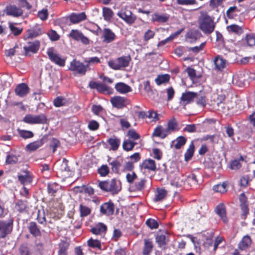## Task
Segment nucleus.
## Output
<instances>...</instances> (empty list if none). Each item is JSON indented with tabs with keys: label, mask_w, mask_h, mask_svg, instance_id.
<instances>
[{
	"label": "nucleus",
	"mask_w": 255,
	"mask_h": 255,
	"mask_svg": "<svg viewBox=\"0 0 255 255\" xmlns=\"http://www.w3.org/2000/svg\"><path fill=\"white\" fill-rule=\"evenodd\" d=\"M199 28L206 34L212 33L215 28L213 18L207 13L202 14L199 19Z\"/></svg>",
	"instance_id": "nucleus-1"
},
{
	"label": "nucleus",
	"mask_w": 255,
	"mask_h": 255,
	"mask_svg": "<svg viewBox=\"0 0 255 255\" xmlns=\"http://www.w3.org/2000/svg\"><path fill=\"white\" fill-rule=\"evenodd\" d=\"M99 187L103 190L117 194L122 188L120 180L113 179L111 181H101L99 183Z\"/></svg>",
	"instance_id": "nucleus-2"
},
{
	"label": "nucleus",
	"mask_w": 255,
	"mask_h": 255,
	"mask_svg": "<svg viewBox=\"0 0 255 255\" xmlns=\"http://www.w3.org/2000/svg\"><path fill=\"white\" fill-rule=\"evenodd\" d=\"M47 54L50 60L60 67H64L65 65L66 58L62 57L53 48H48Z\"/></svg>",
	"instance_id": "nucleus-3"
},
{
	"label": "nucleus",
	"mask_w": 255,
	"mask_h": 255,
	"mask_svg": "<svg viewBox=\"0 0 255 255\" xmlns=\"http://www.w3.org/2000/svg\"><path fill=\"white\" fill-rule=\"evenodd\" d=\"M22 121L25 123L30 125L43 124L46 123L47 118L44 114H27L24 117Z\"/></svg>",
	"instance_id": "nucleus-4"
},
{
	"label": "nucleus",
	"mask_w": 255,
	"mask_h": 255,
	"mask_svg": "<svg viewBox=\"0 0 255 255\" xmlns=\"http://www.w3.org/2000/svg\"><path fill=\"white\" fill-rule=\"evenodd\" d=\"M13 220L10 218L7 220L0 221V239L5 238L10 234L13 229Z\"/></svg>",
	"instance_id": "nucleus-5"
},
{
	"label": "nucleus",
	"mask_w": 255,
	"mask_h": 255,
	"mask_svg": "<svg viewBox=\"0 0 255 255\" xmlns=\"http://www.w3.org/2000/svg\"><path fill=\"white\" fill-rule=\"evenodd\" d=\"M88 66L85 65L82 62L73 59L70 63L68 70L77 74L84 75L85 74Z\"/></svg>",
	"instance_id": "nucleus-6"
},
{
	"label": "nucleus",
	"mask_w": 255,
	"mask_h": 255,
	"mask_svg": "<svg viewBox=\"0 0 255 255\" xmlns=\"http://www.w3.org/2000/svg\"><path fill=\"white\" fill-rule=\"evenodd\" d=\"M68 36L75 41H80L83 44L87 45L89 44V39L79 30L72 29Z\"/></svg>",
	"instance_id": "nucleus-7"
},
{
	"label": "nucleus",
	"mask_w": 255,
	"mask_h": 255,
	"mask_svg": "<svg viewBox=\"0 0 255 255\" xmlns=\"http://www.w3.org/2000/svg\"><path fill=\"white\" fill-rule=\"evenodd\" d=\"M100 211L103 215L112 216L115 212V205L111 201L104 203L101 205Z\"/></svg>",
	"instance_id": "nucleus-8"
},
{
	"label": "nucleus",
	"mask_w": 255,
	"mask_h": 255,
	"mask_svg": "<svg viewBox=\"0 0 255 255\" xmlns=\"http://www.w3.org/2000/svg\"><path fill=\"white\" fill-rule=\"evenodd\" d=\"M117 15L129 24L134 23L136 19L135 17L132 14L131 11L129 10L122 9L118 12Z\"/></svg>",
	"instance_id": "nucleus-9"
},
{
	"label": "nucleus",
	"mask_w": 255,
	"mask_h": 255,
	"mask_svg": "<svg viewBox=\"0 0 255 255\" xmlns=\"http://www.w3.org/2000/svg\"><path fill=\"white\" fill-rule=\"evenodd\" d=\"M197 96V93L192 92H186L182 93L180 99V103L182 106H185L192 103Z\"/></svg>",
	"instance_id": "nucleus-10"
},
{
	"label": "nucleus",
	"mask_w": 255,
	"mask_h": 255,
	"mask_svg": "<svg viewBox=\"0 0 255 255\" xmlns=\"http://www.w3.org/2000/svg\"><path fill=\"white\" fill-rule=\"evenodd\" d=\"M113 107L118 109H122L129 104L128 100L123 97L115 96L111 98L110 100Z\"/></svg>",
	"instance_id": "nucleus-11"
},
{
	"label": "nucleus",
	"mask_w": 255,
	"mask_h": 255,
	"mask_svg": "<svg viewBox=\"0 0 255 255\" xmlns=\"http://www.w3.org/2000/svg\"><path fill=\"white\" fill-rule=\"evenodd\" d=\"M170 18V15L167 13L155 12L151 15V20L153 22L163 23L167 22Z\"/></svg>",
	"instance_id": "nucleus-12"
},
{
	"label": "nucleus",
	"mask_w": 255,
	"mask_h": 255,
	"mask_svg": "<svg viewBox=\"0 0 255 255\" xmlns=\"http://www.w3.org/2000/svg\"><path fill=\"white\" fill-rule=\"evenodd\" d=\"M141 170L148 171H155L156 170V165L154 160L151 159H147L142 161L140 164Z\"/></svg>",
	"instance_id": "nucleus-13"
},
{
	"label": "nucleus",
	"mask_w": 255,
	"mask_h": 255,
	"mask_svg": "<svg viewBox=\"0 0 255 255\" xmlns=\"http://www.w3.org/2000/svg\"><path fill=\"white\" fill-rule=\"evenodd\" d=\"M40 42L38 40H34L27 42L26 45L24 46L23 49L25 54L28 55L29 53H35L39 50Z\"/></svg>",
	"instance_id": "nucleus-14"
},
{
	"label": "nucleus",
	"mask_w": 255,
	"mask_h": 255,
	"mask_svg": "<svg viewBox=\"0 0 255 255\" xmlns=\"http://www.w3.org/2000/svg\"><path fill=\"white\" fill-rule=\"evenodd\" d=\"M102 38L104 42L109 43L115 40L116 35L110 28H105L103 30Z\"/></svg>",
	"instance_id": "nucleus-15"
},
{
	"label": "nucleus",
	"mask_w": 255,
	"mask_h": 255,
	"mask_svg": "<svg viewBox=\"0 0 255 255\" xmlns=\"http://www.w3.org/2000/svg\"><path fill=\"white\" fill-rule=\"evenodd\" d=\"M5 12L7 15L16 17L21 16L23 13V10L21 8H19L14 5L7 6Z\"/></svg>",
	"instance_id": "nucleus-16"
},
{
	"label": "nucleus",
	"mask_w": 255,
	"mask_h": 255,
	"mask_svg": "<svg viewBox=\"0 0 255 255\" xmlns=\"http://www.w3.org/2000/svg\"><path fill=\"white\" fill-rule=\"evenodd\" d=\"M18 179L21 184L25 185L30 184L32 181L33 177L29 171H23L21 174L18 175Z\"/></svg>",
	"instance_id": "nucleus-17"
},
{
	"label": "nucleus",
	"mask_w": 255,
	"mask_h": 255,
	"mask_svg": "<svg viewBox=\"0 0 255 255\" xmlns=\"http://www.w3.org/2000/svg\"><path fill=\"white\" fill-rule=\"evenodd\" d=\"M107 230L106 225L102 223H99L91 228V232L96 235H102L104 234Z\"/></svg>",
	"instance_id": "nucleus-18"
},
{
	"label": "nucleus",
	"mask_w": 255,
	"mask_h": 255,
	"mask_svg": "<svg viewBox=\"0 0 255 255\" xmlns=\"http://www.w3.org/2000/svg\"><path fill=\"white\" fill-rule=\"evenodd\" d=\"M116 91L121 94H126L132 91V88L128 85L123 82H119L115 85Z\"/></svg>",
	"instance_id": "nucleus-19"
},
{
	"label": "nucleus",
	"mask_w": 255,
	"mask_h": 255,
	"mask_svg": "<svg viewBox=\"0 0 255 255\" xmlns=\"http://www.w3.org/2000/svg\"><path fill=\"white\" fill-rule=\"evenodd\" d=\"M252 244V240L250 236H244L239 243L238 247L241 251H247Z\"/></svg>",
	"instance_id": "nucleus-20"
},
{
	"label": "nucleus",
	"mask_w": 255,
	"mask_h": 255,
	"mask_svg": "<svg viewBox=\"0 0 255 255\" xmlns=\"http://www.w3.org/2000/svg\"><path fill=\"white\" fill-rule=\"evenodd\" d=\"M69 17L70 22L75 24L85 20L87 16L85 13L82 12L78 13H72L69 15Z\"/></svg>",
	"instance_id": "nucleus-21"
},
{
	"label": "nucleus",
	"mask_w": 255,
	"mask_h": 255,
	"mask_svg": "<svg viewBox=\"0 0 255 255\" xmlns=\"http://www.w3.org/2000/svg\"><path fill=\"white\" fill-rule=\"evenodd\" d=\"M44 142V138L43 137L28 144L26 146V149L27 151H34L41 147Z\"/></svg>",
	"instance_id": "nucleus-22"
},
{
	"label": "nucleus",
	"mask_w": 255,
	"mask_h": 255,
	"mask_svg": "<svg viewBox=\"0 0 255 255\" xmlns=\"http://www.w3.org/2000/svg\"><path fill=\"white\" fill-rule=\"evenodd\" d=\"M29 92L28 87L24 83L18 85L15 89V93L19 97L25 96Z\"/></svg>",
	"instance_id": "nucleus-23"
},
{
	"label": "nucleus",
	"mask_w": 255,
	"mask_h": 255,
	"mask_svg": "<svg viewBox=\"0 0 255 255\" xmlns=\"http://www.w3.org/2000/svg\"><path fill=\"white\" fill-rule=\"evenodd\" d=\"M166 128L169 134L179 130L178 125L175 118L172 117L168 121Z\"/></svg>",
	"instance_id": "nucleus-24"
},
{
	"label": "nucleus",
	"mask_w": 255,
	"mask_h": 255,
	"mask_svg": "<svg viewBox=\"0 0 255 255\" xmlns=\"http://www.w3.org/2000/svg\"><path fill=\"white\" fill-rule=\"evenodd\" d=\"M214 63L215 69L218 71L223 70L226 66V60L220 56L215 57Z\"/></svg>",
	"instance_id": "nucleus-25"
},
{
	"label": "nucleus",
	"mask_w": 255,
	"mask_h": 255,
	"mask_svg": "<svg viewBox=\"0 0 255 255\" xmlns=\"http://www.w3.org/2000/svg\"><path fill=\"white\" fill-rule=\"evenodd\" d=\"M107 142L110 145L111 149L116 151L119 148L121 144V139L114 135L108 139Z\"/></svg>",
	"instance_id": "nucleus-26"
},
{
	"label": "nucleus",
	"mask_w": 255,
	"mask_h": 255,
	"mask_svg": "<svg viewBox=\"0 0 255 255\" xmlns=\"http://www.w3.org/2000/svg\"><path fill=\"white\" fill-rule=\"evenodd\" d=\"M169 134L166 128H163L161 126H157L154 130L152 135L154 136L159 137L161 138H164Z\"/></svg>",
	"instance_id": "nucleus-27"
},
{
	"label": "nucleus",
	"mask_w": 255,
	"mask_h": 255,
	"mask_svg": "<svg viewBox=\"0 0 255 255\" xmlns=\"http://www.w3.org/2000/svg\"><path fill=\"white\" fill-rule=\"evenodd\" d=\"M168 241V234L166 232L158 233L156 236V242L158 246L165 245Z\"/></svg>",
	"instance_id": "nucleus-28"
},
{
	"label": "nucleus",
	"mask_w": 255,
	"mask_h": 255,
	"mask_svg": "<svg viewBox=\"0 0 255 255\" xmlns=\"http://www.w3.org/2000/svg\"><path fill=\"white\" fill-rule=\"evenodd\" d=\"M215 211L216 213L221 217L224 222H227L226 217V212L225 205L223 204H219L216 208Z\"/></svg>",
	"instance_id": "nucleus-29"
},
{
	"label": "nucleus",
	"mask_w": 255,
	"mask_h": 255,
	"mask_svg": "<svg viewBox=\"0 0 255 255\" xmlns=\"http://www.w3.org/2000/svg\"><path fill=\"white\" fill-rule=\"evenodd\" d=\"M145 183V179H140L134 184L130 185V188L133 191H141L144 188Z\"/></svg>",
	"instance_id": "nucleus-30"
},
{
	"label": "nucleus",
	"mask_w": 255,
	"mask_h": 255,
	"mask_svg": "<svg viewBox=\"0 0 255 255\" xmlns=\"http://www.w3.org/2000/svg\"><path fill=\"white\" fill-rule=\"evenodd\" d=\"M227 30L230 33L241 35L244 32L243 28L237 24H231L227 26Z\"/></svg>",
	"instance_id": "nucleus-31"
},
{
	"label": "nucleus",
	"mask_w": 255,
	"mask_h": 255,
	"mask_svg": "<svg viewBox=\"0 0 255 255\" xmlns=\"http://www.w3.org/2000/svg\"><path fill=\"white\" fill-rule=\"evenodd\" d=\"M144 242V245L142 251L143 254L144 255H149L152 251V242L150 239H145Z\"/></svg>",
	"instance_id": "nucleus-32"
},
{
	"label": "nucleus",
	"mask_w": 255,
	"mask_h": 255,
	"mask_svg": "<svg viewBox=\"0 0 255 255\" xmlns=\"http://www.w3.org/2000/svg\"><path fill=\"white\" fill-rule=\"evenodd\" d=\"M223 238L222 237H217L213 243L212 239H208L205 244L208 245V247L213 246V250L215 251L218 247V246L223 242Z\"/></svg>",
	"instance_id": "nucleus-33"
},
{
	"label": "nucleus",
	"mask_w": 255,
	"mask_h": 255,
	"mask_svg": "<svg viewBox=\"0 0 255 255\" xmlns=\"http://www.w3.org/2000/svg\"><path fill=\"white\" fill-rule=\"evenodd\" d=\"M8 26L11 33L15 36L19 35L22 31V28L18 27L16 23L10 22L8 23Z\"/></svg>",
	"instance_id": "nucleus-34"
},
{
	"label": "nucleus",
	"mask_w": 255,
	"mask_h": 255,
	"mask_svg": "<svg viewBox=\"0 0 255 255\" xmlns=\"http://www.w3.org/2000/svg\"><path fill=\"white\" fill-rule=\"evenodd\" d=\"M28 229L31 234L34 237H40L41 236V232L35 223L31 222Z\"/></svg>",
	"instance_id": "nucleus-35"
},
{
	"label": "nucleus",
	"mask_w": 255,
	"mask_h": 255,
	"mask_svg": "<svg viewBox=\"0 0 255 255\" xmlns=\"http://www.w3.org/2000/svg\"><path fill=\"white\" fill-rule=\"evenodd\" d=\"M194 144L193 142L192 141L185 153L184 156L185 161H188L191 159L194 153Z\"/></svg>",
	"instance_id": "nucleus-36"
},
{
	"label": "nucleus",
	"mask_w": 255,
	"mask_h": 255,
	"mask_svg": "<svg viewBox=\"0 0 255 255\" xmlns=\"http://www.w3.org/2000/svg\"><path fill=\"white\" fill-rule=\"evenodd\" d=\"M136 144V142L131 141L130 139H127L125 140L123 142V147L124 150L125 151H131Z\"/></svg>",
	"instance_id": "nucleus-37"
},
{
	"label": "nucleus",
	"mask_w": 255,
	"mask_h": 255,
	"mask_svg": "<svg viewBox=\"0 0 255 255\" xmlns=\"http://www.w3.org/2000/svg\"><path fill=\"white\" fill-rule=\"evenodd\" d=\"M87 245L89 247L93 249L101 250L102 248L101 241L97 239H90L87 241Z\"/></svg>",
	"instance_id": "nucleus-38"
},
{
	"label": "nucleus",
	"mask_w": 255,
	"mask_h": 255,
	"mask_svg": "<svg viewBox=\"0 0 255 255\" xmlns=\"http://www.w3.org/2000/svg\"><path fill=\"white\" fill-rule=\"evenodd\" d=\"M167 194L166 191L163 189H158L155 193L154 201L155 202L162 200Z\"/></svg>",
	"instance_id": "nucleus-39"
},
{
	"label": "nucleus",
	"mask_w": 255,
	"mask_h": 255,
	"mask_svg": "<svg viewBox=\"0 0 255 255\" xmlns=\"http://www.w3.org/2000/svg\"><path fill=\"white\" fill-rule=\"evenodd\" d=\"M68 100L62 97H57L53 101L54 105L56 107H60L61 106H66L68 104Z\"/></svg>",
	"instance_id": "nucleus-40"
},
{
	"label": "nucleus",
	"mask_w": 255,
	"mask_h": 255,
	"mask_svg": "<svg viewBox=\"0 0 255 255\" xmlns=\"http://www.w3.org/2000/svg\"><path fill=\"white\" fill-rule=\"evenodd\" d=\"M244 161L243 156H240L238 159H235L231 161L230 168L232 170H237L240 168L242 166L241 161Z\"/></svg>",
	"instance_id": "nucleus-41"
},
{
	"label": "nucleus",
	"mask_w": 255,
	"mask_h": 255,
	"mask_svg": "<svg viewBox=\"0 0 255 255\" xmlns=\"http://www.w3.org/2000/svg\"><path fill=\"white\" fill-rule=\"evenodd\" d=\"M170 79V76L168 74L158 75L155 81L157 85H160L162 84L167 83Z\"/></svg>",
	"instance_id": "nucleus-42"
},
{
	"label": "nucleus",
	"mask_w": 255,
	"mask_h": 255,
	"mask_svg": "<svg viewBox=\"0 0 255 255\" xmlns=\"http://www.w3.org/2000/svg\"><path fill=\"white\" fill-rule=\"evenodd\" d=\"M17 132L19 136L23 139L30 138L34 136L33 133L30 130L18 129Z\"/></svg>",
	"instance_id": "nucleus-43"
},
{
	"label": "nucleus",
	"mask_w": 255,
	"mask_h": 255,
	"mask_svg": "<svg viewBox=\"0 0 255 255\" xmlns=\"http://www.w3.org/2000/svg\"><path fill=\"white\" fill-rule=\"evenodd\" d=\"M61 188V186L56 183H49L47 186L48 192L51 195H54Z\"/></svg>",
	"instance_id": "nucleus-44"
},
{
	"label": "nucleus",
	"mask_w": 255,
	"mask_h": 255,
	"mask_svg": "<svg viewBox=\"0 0 255 255\" xmlns=\"http://www.w3.org/2000/svg\"><path fill=\"white\" fill-rule=\"evenodd\" d=\"M186 139L185 137L183 136H180L178 137L174 140V147L176 149H180L182 146H183L186 142Z\"/></svg>",
	"instance_id": "nucleus-45"
},
{
	"label": "nucleus",
	"mask_w": 255,
	"mask_h": 255,
	"mask_svg": "<svg viewBox=\"0 0 255 255\" xmlns=\"http://www.w3.org/2000/svg\"><path fill=\"white\" fill-rule=\"evenodd\" d=\"M228 183L226 182H223L222 184H217L213 187V190L217 192L224 193L227 191V186Z\"/></svg>",
	"instance_id": "nucleus-46"
},
{
	"label": "nucleus",
	"mask_w": 255,
	"mask_h": 255,
	"mask_svg": "<svg viewBox=\"0 0 255 255\" xmlns=\"http://www.w3.org/2000/svg\"><path fill=\"white\" fill-rule=\"evenodd\" d=\"M111 165V168L113 172L118 173L119 172L120 167L121 166V163L120 160L115 159L110 162Z\"/></svg>",
	"instance_id": "nucleus-47"
},
{
	"label": "nucleus",
	"mask_w": 255,
	"mask_h": 255,
	"mask_svg": "<svg viewBox=\"0 0 255 255\" xmlns=\"http://www.w3.org/2000/svg\"><path fill=\"white\" fill-rule=\"evenodd\" d=\"M119 69L127 67L129 62V58L127 57H121L117 58Z\"/></svg>",
	"instance_id": "nucleus-48"
},
{
	"label": "nucleus",
	"mask_w": 255,
	"mask_h": 255,
	"mask_svg": "<svg viewBox=\"0 0 255 255\" xmlns=\"http://www.w3.org/2000/svg\"><path fill=\"white\" fill-rule=\"evenodd\" d=\"M79 210L80 213V216L81 217H86L90 215L91 212L90 208L86 206H84L82 204H80L79 206Z\"/></svg>",
	"instance_id": "nucleus-49"
},
{
	"label": "nucleus",
	"mask_w": 255,
	"mask_h": 255,
	"mask_svg": "<svg viewBox=\"0 0 255 255\" xmlns=\"http://www.w3.org/2000/svg\"><path fill=\"white\" fill-rule=\"evenodd\" d=\"M184 184V180L181 179L179 176H176L171 181V185L175 187L178 188L181 187Z\"/></svg>",
	"instance_id": "nucleus-50"
},
{
	"label": "nucleus",
	"mask_w": 255,
	"mask_h": 255,
	"mask_svg": "<svg viewBox=\"0 0 255 255\" xmlns=\"http://www.w3.org/2000/svg\"><path fill=\"white\" fill-rule=\"evenodd\" d=\"M245 40L248 45L252 46L255 45V34L254 33L248 34L246 35Z\"/></svg>",
	"instance_id": "nucleus-51"
},
{
	"label": "nucleus",
	"mask_w": 255,
	"mask_h": 255,
	"mask_svg": "<svg viewBox=\"0 0 255 255\" xmlns=\"http://www.w3.org/2000/svg\"><path fill=\"white\" fill-rule=\"evenodd\" d=\"M18 157L13 154H8L6 156L5 162L7 164H14L17 162Z\"/></svg>",
	"instance_id": "nucleus-52"
},
{
	"label": "nucleus",
	"mask_w": 255,
	"mask_h": 255,
	"mask_svg": "<svg viewBox=\"0 0 255 255\" xmlns=\"http://www.w3.org/2000/svg\"><path fill=\"white\" fill-rule=\"evenodd\" d=\"M103 16L105 20H110L113 16L114 13L111 9L104 7L103 9Z\"/></svg>",
	"instance_id": "nucleus-53"
},
{
	"label": "nucleus",
	"mask_w": 255,
	"mask_h": 255,
	"mask_svg": "<svg viewBox=\"0 0 255 255\" xmlns=\"http://www.w3.org/2000/svg\"><path fill=\"white\" fill-rule=\"evenodd\" d=\"M110 172V169L109 167L106 165H103L101 167H100L98 169V173L101 176H107Z\"/></svg>",
	"instance_id": "nucleus-54"
},
{
	"label": "nucleus",
	"mask_w": 255,
	"mask_h": 255,
	"mask_svg": "<svg viewBox=\"0 0 255 255\" xmlns=\"http://www.w3.org/2000/svg\"><path fill=\"white\" fill-rule=\"evenodd\" d=\"M97 91L99 92L102 93L110 94L111 93L112 89L106 85L100 83Z\"/></svg>",
	"instance_id": "nucleus-55"
},
{
	"label": "nucleus",
	"mask_w": 255,
	"mask_h": 255,
	"mask_svg": "<svg viewBox=\"0 0 255 255\" xmlns=\"http://www.w3.org/2000/svg\"><path fill=\"white\" fill-rule=\"evenodd\" d=\"M160 115L156 112L149 111L147 112V118L150 119L151 121L156 122L159 120Z\"/></svg>",
	"instance_id": "nucleus-56"
},
{
	"label": "nucleus",
	"mask_w": 255,
	"mask_h": 255,
	"mask_svg": "<svg viewBox=\"0 0 255 255\" xmlns=\"http://www.w3.org/2000/svg\"><path fill=\"white\" fill-rule=\"evenodd\" d=\"M5 103L8 107H12L14 106H18L19 108L22 110H24L25 109L24 106L23 105L22 102H12L9 101L8 102L7 100H5Z\"/></svg>",
	"instance_id": "nucleus-57"
},
{
	"label": "nucleus",
	"mask_w": 255,
	"mask_h": 255,
	"mask_svg": "<svg viewBox=\"0 0 255 255\" xmlns=\"http://www.w3.org/2000/svg\"><path fill=\"white\" fill-rule=\"evenodd\" d=\"M136 178L137 175L134 172H129L126 175L127 180L130 184H133Z\"/></svg>",
	"instance_id": "nucleus-58"
},
{
	"label": "nucleus",
	"mask_w": 255,
	"mask_h": 255,
	"mask_svg": "<svg viewBox=\"0 0 255 255\" xmlns=\"http://www.w3.org/2000/svg\"><path fill=\"white\" fill-rule=\"evenodd\" d=\"M47 35L51 41H57L59 39V35L54 30H51L48 32Z\"/></svg>",
	"instance_id": "nucleus-59"
},
{
	"label": "nucleus",
	"mask_w": 255,
	"mask_h": 255,
	"mask_svg": "<svg viewBox=\"0 0 255 255\" xmlns=\"http://www.w3.org/2000/svg\"><path fill=\"white\" fill-rule=\"evenodd\" d=\"M127 136L129 137V139L133 140L138 139L140 137L139 135L133 129H129L128 131Z\"/></svg>",
	"instance_id": "nucleus-60"
},
{
	"label": "nucleus",
	"mask_w": 255,
	"mask_h": 255,
	"mask_svg": "<svg viewBox=\"0 0 255 255\" xmlns=\"http://www.w3.org/2000/svg\"><path fill=\"white\" fill-rule=\"evenodd\" d=\"M155 33L154 31L151 29H148L144 33L143 36V40L145 41H147L149 39L154 37Z\"/></svg>",
	"instance_id": "nucleus-61"
},
{
	"label": "nucleus",
	"mask_w": 255,
	"mask_h": 255,
	"mask_svg": "<svg viewBox=\"0 0 255 255\" xmlns=\"http://www.w3.org/2000/svg\"><path fill=\"white\" fill-rule=\"evenodd\" d=\"M195 98L196 99V103L197 105L202 107H205L206 105V100L205 96H199L197 94V96Z\"/></svg>",
	"instance_id": "nucleus-62"
},
{
	"label": "nucleus",
	"mask_w": 255,
	"mask_h": 255,
	"mask_svg": "<svg viewBox=\"0 0 255 255\" xmlns=\"http://www.w3.org/2000/svg\"><path fill=\"white\" fill-rule=\"evenodd\" d=\"M146 225L150 229H157L158 227V224L156 221L152 219H149L146 221Z\"/></svg>",
	"instance_id": "nucleus-63"
},
{
	"label": "nucleus",
	"mask_w": 255,
	"mask_h": 255,
	"mask_svg": "<svg viewBox=\"0 0 255 255\" xmlns=\"http://www.w3.org/2000/svg\"><path fill=\"white\" fill-rule=\"evenodd\" d=\"M20 255H30V252L28 248L25 245H21L18 249Z\"/></svg>",
	"instance_id": "nucleus-64"
}]
</instances>
